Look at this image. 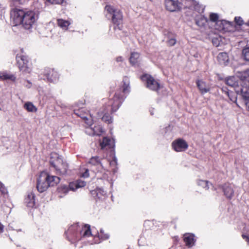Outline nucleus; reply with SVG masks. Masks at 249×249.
<instances>
[{
	"mask_svg": "<svg viewBox=\"0 0 249 249\" xmlns=\"http://www.w3.org/2000/svg\"><path fill=\"white\" fill-rule=\"evenodd\" d=\"M82 177L84 178H87L89 177V170L86 169V171L82 174Z\"/></svg>",
	"mask_w": 249,
	"mask_h": 249,
	"instance_id": "nucleus-45",
	"label": "nucleus"
},
{
	"mask_svg": "<svg viewBox=\"0 0 249 249\" xmlns=\"http://www.w3.org/2000/svg\"><path fill=\"white\" fill-rule=\"evenodd\" d=\"M52 4H61L63 2L64 0H46Z\"/></svg>",
	"mask_w": 249,
	"mask_h": 249,
	"instance_id": "nucleus-43",
	"label": "nucleus"
},
{
	"mask_svg": "<svg viewBox=\"0 0 249 249\" xmlns=\"http://www.w3.org/2000/svg\"><path fill=\"white\" fill-rule=\"evenodd\" d=\"M246 106L248 108V110L249 111V104H246Z\"/></svg>",
	"mask_w": 249,
	"mask_h": 249,
	"instance_id": "nucleus-53",
	"label": "nucleus"
},
{
	"mask_svg": "<svg viewBox=\"0 0 249 249\" xmlns=\"http://www.w3.org/2000/svg\"><path fill=\"white\" fill-rule=\"evenodd\" d=\"M164 3L166 9L170 12L178 11L181 8L178 0H165Z\"/></svg>",
	"mask_w": 249,
	"mask_h": 249,
	"instance_id": "nucleus-11",
	"label": "nucleus"
},
{
	"mask_svg": "<svg viewBox=\"0 0 249 249\" xmlns=\"http://www.w3.org/2000/svg\"><path fill=\"white\" fill-rule=\"evenodd\" d=\"M25 11L18 8L13 9L11 11V18L12 19L15 26L20 25L23 22L22 18H23L26 13Z\"/></svg>",
	"mask_w": 249,
	"mask_h": 249,
	"instance_id": "nucleus-6",
	"label": "nucleus"
},
{
	"mask_svg": "<svg viewBox=\"0 0 249 249\" xmlns=\"http://www.w3.org/2000/svg\"><path fill=\"white\" fill-rule=\"evenodd\" d=\"M207 22V18L203 16H200L196 19V23L199 27L204 26Z\"/></svg>",
	"mask_w": 249,
	"mask_h": 249,
	"instance_id": "nucleus-26",
	"label": "nucleus"
},
{
	"mask_svg": "<svg viewBox=\"0 0 249 249\" xmlns=\"http://www.w3.org/2000/svg\"><path fill=\"white\" fill-rule=\"evenodd\" d=\"M238 77L240 80V84L249 88V69L239 73Z\"/></svg>",
	"mask_w": 249,
	"mask_h": 249,
	"instance_id": "nucleus-13",
	"label": "nucleus"
},
{
	"mask_svg": "<svg viewBox=\"0 0 249 249\" xmlns=\"http://www.w3.org/2000/svg\"><path fill=\"white\" fill-rule=\"evenodd\" d=\"M248 25L249 26V21H248V23H247Z\"/></svg>",
	"mask_w": 249,
	"mask_h": 249,
	"instance_id": "nucleus-56",
	"label": "nucleus"
},
{
	"mask_svg": "<svg viewBox=\"0 0 249 249\" xmlns=\"http://www.w3.org/2000/svg\"><path fill=\"white\" fill-rule=\"evenodd\" d=\"M69 187L71 190L75 191L77 189L75 182H71L69 184Z\"/></svg>",
	"mask_w": 249,
	"mask_h": 249,
	"instance_id": "nucleus-42",
	"label": "nucleus"
},
{
	"mask_svg": "<svg viewBox=\"0 0 249 249\" xmlns=\"http://www.w3.org/2000/svg\"><path fill=\"white\" fill-rule=\"evenodd\" d=\"M60 178L57 176H51L47 172H42L36 182V188L40 193L45 191L49 187L53 186L60 181Z\"/></svg>",
	"mask_w": 249,
	"mask_h": 249,
	"instance_id": "nucleus-1",
	"label": "nucleus"
},
{
	"mask_svg": "<svg viewBox=\"0 0 249 249\" xmlns=\"http://www.w3.org/2000/svg\"><path fill=\"white\" fill-rule=\"evenodd\" d=\"M196 84L197 88H198L200 93L202 94L206 93L210 91V86L204 81L201 80H198L196 81Z\"/></svg>",
	"mask_w": 249,
	"mask_h": 249,
	"instance_id": "nucleus-16",
	"label": "nucleus"
},
{
	"mask_svg": "<svg viewBox=\"0 0 249 249\" xmlns=\"http://www.w3.org/2000/svg\"><path fill=\"white\" fill-rule=\"evenodd\" d=\"M89 124L90 126H91V125H92V124H90V123H89Z\"/></svg>",
	"mask_w": 249,
	"mask_h": 249,
	"instance_id": "nucleus-57",
	"label": "nucleus"
},
{
	"mask_svg": "<svg viewBox=\"0 0 249 249\" xmlns=\"http://www.w3.org/2000/svg\"><path fill=\"white\" fill-rule=\"evenodd\" d=\"M194 237V235L192 233H186L184 234L183 240L187 246L191 247L194 245L195 242Z\"/></svg>",
	"mask_w": 249,
	"mask_h": 249,
	"instance_id": "nucleus-18",
	"label": "nucleus"
},
{
	"mask_svg": "<svg viewBox=\"0 0 249 249\" xmlns=\"http://www.w3.org/2000/svg\"><path fill=\"white\" fill-rule=\"evenodd\" d=\"M39 14V13L37 10L27 11L23 18H22L23 22L21 24L25 29H30L38 19Z\"/></svg>",
	"mask_w": 249,
	"mask_h": 249,
	"instance_id": "nucleus-3",
	"label": "nucleus"
},
{
	"mask_svg": "<svg viewBox=\"0 0 249 249\" xmlns=\"http://www.w3.org/2000/svg\"><path fill=\"white\" fill-rule=\"evenodd\" d=\"M100 243V241H95L94 243L95 244H98V243Z\"/></svg>",
	"mask_w": 249,
	"mask_h": 249,
	"instance_id": "nucleus-54",
	"label": "nucleus"
},
{
	"mask_svg": "<svg viewBox=\"0 0 249 249\" xmlns=\"http://www.w3.org/2000/svg\"><path fill=\"white\" fill-rule=\"evenodd\" d=\"M226 95L229 97L230 100L233 103H236L237 101V95H238L236 92L234 93L233 91H231L230 90H226Z\"/></svg>",
	"mask_w": 249,
	"mask_h": 249,
	"instance_id": "nucleus-29",
	"label": "nucleus"
},
{
	"mask_svg": "<svg viewBox=\"0 0 249 249\" xmlns=\"http://www.w3.org/2000/svg\"><path fill=\"white\" fill-rule=\"evenodd\" d=\"M176 40L174 38H172L169 39L168 41V44L169 46H173L176 44Z\"/></svg>",
	"mask_w": 249,
	"mask_h": 249,
	"instance_id": "nucleus-44",
	"label": "nucleus"
},
{
	"mask_svg": "<svg viewBox=\"0 0 249 249\" xmlns=\"http://www.w3.org/2000/svg\"><path fill=\"white\" fill-rule=\"evenodd\" d=\"M124 85L123 86V92L124 94H127L130 91L129 82L127 77H124L123 79Z\"/></svg>",
	"mask_w": 249,
	"mask_h": 249,
	"instance_id": "nucleus-27",
	"label": "nucleus"
},
{
	"mask_svg": "<svg viewBox=\"0 0 249 249\" xmlns=\"http://www.w3.org/2000/svg\"><path fill=\"white\" fill-rule=\"evenodd\" d=\"M141 79L146 82V87L152 90L157 91L160 88L159 83L149 74H143Z\"/></svg>",
	"mask_w": 249,
	"mask_h": 249,
	"instance_id": "nucleus-5",
	"label": "nucleus"
},
{
	"mask_svg": "<svg viewBox=\"0 0 249 249\" xmlns=\"http://www.w3.org/2000/svg\"><path fill=\"white\" fill-rule=\"evenodd\" d=\"M82 111V109H78L74 111L75 114L77 115L78 116L82 118L83 119H87V117L84 115L82 114L81 111Z\"/></svg>",
	"mask_w": 249,
	"mask_h": 249,
	"instance_id": "nucleus-41",
	"label": "nucleus"
},
{
	"mask_svg": "<svg viewBox=\"0 0 249 249\" xmlns=\"http://www.w3.org/2000/svg\"><path fill=\"white\" fill-rule=\"evenodd\" d=\"M106 10L110 13L112 16L114 14V12L117 9H114L111 6L107 5L105 7Z\"/></svg>",
	"mask_w": 249,
	"mask_h": 249,
	"instance_id": "nucleus-39",
	"label": "nucleus"
},
{
	"mask_svg": "<svg viewBox=\"0 0 249 249\" xmlns=\"http://www.w3.org/2000/svg\"><path fill=\"white\" fill-rule=\"evenodd\" d=\"M24 108L29 112H36L37 110L36 107L31 102H27L24 104Z\"/></svg>",
	"mask_w": 249,
	"mask_h": 249,
	"instance_id": "nucleus-30",
	"label": "nucleus"
},
{
	"mask_svg": "<svg viewBox=\"0 0 249 249\" xmlns=\"http://www.w3.org/2000/svg\"><path fill=\"white\" fill-rule=\"evenodd\" d=\"M82 229L80 231L82 237H86L92 235L90 225L88 224L82 225Z\"/></svg>",
	"mask_w": 249,
	"mask_h": 249,
	"instance_id": "nucleus-20",
	"label": "nucleus"
},
{
	"mask_svg": "<svg viewBox=\"0 0 249 249\" xmlns=\"http://www.w3.org/2000/svg\"><path fill=\"white\" fill-rule=\"evenodd\" d=\"M123 61V58L122 56H118L116 58L117 62H122Z\"/></svg>",
	"mask_w": 249,
	"mask_h": 249,
	"instance_id": "nucleus-49",
	"label": "nucleus"
},
{
	"mask_svg": "<svg viewBox=\"0 0 249 249\" xmlns=\"http://www.w3.org/2000/svg\"><path fill=\"white\" fill-rule=\"evenodd\" d=\"M57 23L60 27L64 30H67L68 27L70 24V23L69 21L63 20L62 19H58L57 20Z\"/></svg>",
	"mask_w": 249,
	"mask_h": 249,
	"instance_id": "nucleus-28",
	"label": "nucleus"
},
{
	"mask_svg": "<svg viewBox=\"0 0 249 249\" xmlns=\"http://www.w3.org/2000/svg\"><path fill=\"white\" fill-rule=\"evenodd\" d=\"M0 192H1L3 195L7 194V191L6 189L4 187L3 184L1 182H0Z\"/></svg>",
	"mask_w": 249,
	"mask_h": 249,
	"instance_id": "nucleus-40",
	"label": "nucleus"
},
{
	"mask_svg": "<svg viewBox=\"0 0 249 249\" xmlns=\"http://www.w3.org/2000/svg\"><path fill=\"white\" fill-rule=\"evenodd\" d=\"M210 19L211 21L218 22V15L216 13H211L210 15Z\"/></svg>",
	"mask_w": 249,
	"mask_h": 249,
	"instance_id": "nucleus-36",
	"label": "nucleus"
},
{
	"mask_svg": "<svg viewBox=\"0 0 249 249\" xmlns=\"http://www.w3.org/2000/svg\"><path fill=\"white\" fill-rule=\"evenodd\" d=\"M221 90L222 91V92L224 93L226 95V90H229L226 87H223L221 89Z\"/></svg>",
	"mask_w": 249,
	"mask_h": 249,
	"instance_id": "nucleus-50",
	"label": "nucleus"
},
{
	"mask_svg": "<svg viewBox=\"0 0 249 249\" xmlns=\"http://www.w3.org/2000/svg\"><path fill=\"white\" fill-rule=\"evenodd\" d=\"M242 56L244 59L249 61V46H246L242 50Z\"/></svg>",
	"mask_w": 249,
	"mask_h": 249,
	"instance_id": "nucleus-31",
	"label": "nucleus"
},
{
	"mask_svg": "<svg viewBox=\"0 0 249 249\" xmlns=\"http://www.w3.org/2000/svg\"><path fill=\"white\" fill-rule=\"evenodd\" d=\"M21 0H13V1H16V2H19V3H21V2H20V1H21Z\"/></svg>",
	"mask_w": 249,
	"mask_h": 249,
	"instance_id": "nucleus-52",
	"label": "nucleus"
},
{
	"mask_svg": "<svg viewBox=\"0 0 249 249\" xmlns=\"http://www.w3.org/2000/svg\"><path fill=\"white\" fill-rule=\"evenodd\" d=\"M172 147L177 152H181L186 150L188 145L183 139H178L172 142Z\"/></svg>",
	"mask_w": 249,
	"mask_h": 249,
	"instance_id": "nucleus-10",
	"label": "nucleus"
},
{
	"mask_svg": "<svg viewBox=\"0 0 249 249\" xmlns=\"http://www.w3.org/2000/svg\"><path fill=\"white\" fill-rule=\"evenodd\" d=\"M103 160L98 156L92 157L88 162V166L94 172H103L105 170L102 162Z\"/></svg>",
	"mask_w": 249,
	"mask_h": 249,
	"instance_id": "nucleus-4",
	"label": "nucleus"
},
{
	"mask_svg": "<svg viewBox=\"0 0 249 249\" xmlns=\"http://www.w3.org/2000/svg\"><path fill=\"white\" fill-rule=\"evenodd\" d=\"M217 58L221 65H227L229 63V56L226 53H220L218 54Z\"/></svg>",
	"mask_w": 249,
	"mask_h": 249,
	"instance_id": "nucleus-19",
	"label": "nucleus"
},
{
	"mask_svg": "<svg viewBox=\"0 0 249 249\" xmlns=\"http://www.w3.org/2000/svg\"><path fill=\"white\" fill-rule=\"evenodd\" d=\"M51 165L53 167L58 175H65L68 169V164L61 156L56 153H52L50 155L49 161Z\"/></svg>",
	"mask_w": 249,
	"mask_h": 249,
	"instance_id": "nucleus-2",
	"label": "nucleus"
},
{
	"mask_svg": "<svg viewBox=\"0 0 249 249\" xmlns=\"http://www.w3.org/2000/svg\"><path fill=\"white\" fill-rule=\"evenodd\" d=\"M17 63L20 71L25 73H29L30 69L28 67L29 61L28 58L24 55H17L16 57Z\"/></svg>",
	"mask_w": 249,
	"mask_h": 249,
	"instance_id": "nucleus-7",
	"label": "nucleus"
},
{
	"mask_svg": "<svg viewBox=\"0 0 249 249\" xmlns=\"http://www.w3.org/2000/svg\"><path fill=\"white\" fill-rule=\"evenodd\" d=\"M249 88L248 87L243 86L241 85V87H237L236 88V93L238 95L242 96V99L244 101L245 104H249Z\"/></svg>",
	"mask_w": 249,
	"mask_h": 249,
	"instance_id": "nucleus-9",
	"label": "nucleus"
},
{
	"mask_svg": "<svg viewBox=\"0 0 249 249\" xmlns=\"http://www.w3.org/2000/svg\"><path fill=\"white\" fill-rule=\"evenodd\" d=\"M110 164L111 165H117V159L114 156L113 160L110 161Z\"/></svg>",
	"mask_w": 249,
	"mask_h": 249,
	"instance_id": "nucleus-46",
	"label": "nucleus"
},
{
	"mask_svg": "<svg viewBox=\"0 0 249 249\" xmlns=\"http://www.w3.org/2000/svg\"><path fill=\"white\" fill-rule=\"evenodd\" d=\"M46 79L50 82H55L59 78V74L53 69H48L44 74Z\"/></svg>",
	"mask_w": 249,
	"mask_h": 249,
	"instance_id": "nucleus-12",
	"label": "nucleus"
},
{
	"mask_svg": "<svg viewBox=\"0 0 249 249\" xmlns=\"http://www.w3.org/2000/svg\"><path fill=\"white\" fill-rule=\"evenodd\" d=\"M112 20L116 26H119L122 23L123 15L122 12L119 10H117L114 12L112 16Z\"/></svg>",
	"mask_w": 249,
	"mask_h": 249,
	"instance_id": "nucleus-15",
	"label": "nucleus"
},
{
	"mask_svg": "<svg viewBox=\"0 0 249 249\" xmlns=\"http://www.w3.org/2000/svg\"><path fill=\"white\" fill-rule=\"evenodd\" d=\"M234 21L236 22V23L239 26L243 25L244 23L242 18L240 17H235Z\"/></svg>",
	"mask_w": 249,
	"mask_h": 249,
	"instance_id": "nucleus-38",
	"label": "nucleus"
},
{
	"mask_svg": "<svg viewBox=\"0 0 249 249\" xmlns=\"http://www.w3.org/2000/svg\"><path fill=\"white\" fill-rule=\"evenodd\" d=\"M0 79L2 80L10 79L14 81L15 77L13 75L0 72Z\"/></svg>",
	"mask_w": 249,
	"mask_h": 249,
	"instance_id": "nucleus-32",
	"label": "nucleus"
},
{
	"mask_svg": "<svg viewBox=\"0 0 249 249\" xmlns=\"http://www.w3.org/2000/svg\"><path fill=\"white\" fill-rule=\"evenodd\" d=\"M150 114H151V115H153V111H151V110H150Z\"/></svg>",
	"mask_w": 249,
	"mask_h": 249,
	"instance_id": "nucleus-55",
	"label": "nucleus"
},
{
	"mask_svg": "<svg viewBox=\"0 0 249 249\" xmlns=\"http://www.w3.org/2000/svg\"><path fill=\"white\" fill-rule=\"evenodd\" d=\"M129 62L133 66H138L140 62V54L138 53H132L129 58Z\"/></svg>",
	"mask_w": 249,
	"mask_h": 249,
	"instance_id": "nucleus-21",
	"label": "nucleus"
},
{
	"mask_svg": "<svg viewBox=\"0 0 249 249\" xmlns=\"http://www.w3.org/2000/svg\"><path fill=\"white\" fill-rule=\"evenodd\" d=\"M98 192H97V196H98V197H100V196H98L99 193H100L102 195H104V194H105V192L104 191L100 190H98Z\"/></svg>",
	"mask_w": 249,
	"mask_h": 249,
	"instance_id": "nucleus-48",
	"label": "nucleus"
},
{
	"mask_svg": "<svg viewBox=\"0 0 249 249\" xmlns=\"http://www.w3.org/2000/svg\"><path fill=\"white\" fill-rule=\"evenodd\" d=\"M102 119L107 124H110L112 123V118L110 116L109 114L107 113H104L103 116L102 117Z\"/></svg>",
	"mask_w": 249,
	"mask_h": 249,
	"instance_id": "nucleus-34",
	"label": "nucleus"
},
{
	"mask_svg": "<svg viewBox=\"0 0 249 249\" xmlns=\"http://www.w3.org/2000/svg\"><path fill=\"white\" fill-rule=\"evenodd\" d=\"M115 30V34L117 37L122 38L123 36H127L128 33L126 32L122 31L121 27L119 26H115L114 27Z\"/></svg>",
	"mask_w": 249,
	"mask_h": 249,
	"instance_id": "nucleus-25",
	"label": "nucleus"
},
{
	"mask_svg": "<svg viewBox=\"0 0 249 249\" xmlns=\"http://www.w3.org/2000/svg\"><path fill=\"white\" fill-rule=\"evenodd\" d=\"M89 130L92 135L100 136L103 132V129L100 125L94 126L93 127L90 126Z\"/></svg>",
	"mask_w": 249,
	"mask_h": 249,
	"instance_id": "nucleus-23",
	"label": "nucleus"
},
{
	"mask_svg": "<svg viewBox=\"0 0 249 249\" xmlns=\"http://www.w3.org/2000/svg\"><path fill=\"white\" fill-rule=\"evenodd\" d=\"M4 226L0 222V233L3 232Z\"/></svg>",
	"mask_w": 249,
	"mask_h": 249,
	"instance_id": "nucleus-51",
	"label": "nucleus"
},
{
	"mask_svg": "<svg viewBox=\"0 0 249 249\" xmlns=\"http://www.w3.org/2000/svg\"><path fill=\"white\" fill-rule=\"evenodd\" d=\"M109 237V235L107 233H104L103 230H100V232L98 233V238L101 239L102 240L107 239Z\"/></svg>",
	"mask_w": 249,
	"mask_h": 249,
	"instance_id": "nucleus-35",
	"label": "nucleus"
},
{
	"mask_svg": "<svg viewBox=\"0 0 249 249\" xmlns=\"http://www.w3.org/2000/svg\"><path fill=\"white\" fill-rule=\"evenodd\" d=\"M35 194L33 192L28 193L25 198V203L28 207L33 208L35 206L36 199Z\"/></svg>",
	"mask_w": 249,
	"mask_h": 249,
	"instance_id": "nucleus-17",
	"label": "nucleus"
},
{
	"mask_svg": "<svg viewBox=\"0 0 249 249\" xmlns=\"http://www.w3.org/2000/svg\"><path fill=\"white\" fill-rule=\"evenodd\" d=\"M226 85L234 88L236 92V88L238 87H241V85L240 84V80H239L238 77L235 76H230L225 79Z\"/></svg>",
	"mask_w": 249,
	"mask_h": 249,
	"instance_id": "nucleus-14",
	"label": "nucleus"
},
{
	"mask_svg": "<svg viewBox=\"0 0 249 249\" xmlns=\"http://www.w3.org/2000/svg\"><path fill=\"white\" fill-rule=\"evenodd\" d=\"M77 188L84 187L86 185V182L84 181L78 180L75 182Z\"/></svg>",
	"mask_w": 249,
	"mask_h": 249,
	"instance_id": "nucleus-37",
	"label": "nucleus"
},
{
	"mask_svg": "<svg viewBox=\"0 0 249 249\" xmlns=\"http://www.w3.org/2000/svg\"><path fill=\"white\" fill-rule=\"evenodd\" d=\"M223 191L226 196L231 198L233 195L234 191L232 187L228 184H225L223 186Z\"/></svg>",
	"mask_w": 249,
	"mask_h": 249,
	"instance_id": "nucleus-22",
	"label": "nucleus"
},
{
	"mask_svg": "<svg viewBox=\"0 0 249 249\" xmlns=\"http://www.w3.org/2000/svg\"><path fill=\"white\" fill-rule=\"evenodd\" d=\"M197 184L198 186H201L206 190L209 188V182L206 180H199L197 181Z\"/></svg>",
	"mask_w": 249,
	"mask_h": 249,
	"instance_id": "nucleus-33",
	"label": "nucleus"
},
{
	"mask_svg": "<svg viewBox=\"0 0 249 249\" xmlns=\"http://www.w3.org/2000/svg\"><path fill=\"white\" fill-rule=\"evenodd\" d=\"M242 237L243 239H244L246 241L249 243V236L248 235H246L243 234L242 235Z\"/></svg>",
	"mask_w": 249,
	"mask_h": 249,
	"instance_id": "nucleus-47",
	"label": "nucleus"
},
{
	"mask_svg": "<svg viewBox=\"0 0 249 249\" xmlns=\"http://www.w3.org/2000/svg\"><path fill=\"white\" fill-rule=\"evenodd\" d=\"M100 146L102 149H104L106 146H108L111 148L114 146V143L113 141L111 140L108 138L104 137L102 142L100 143Z\"/></svg>",
	"mask_w": 249,
	"mask_h": 249,
	"instance_id": "nucleus-24",
	"label": "nucleus"
},
{
	"mask_svg": "<svg viewBox=\"0 0 249 249\" xmlns=\"http://www.w3.org/2000/svg\"><path fill=\"white\" fill-rule=\"evenodd\" d=\"M124 97L122 95L115 93L113 99L110 101L109 105L111 106V110L112 112H115L121 106Z\"/></svg>",
	"mask_w": 249,
	"mask_h": 249,
	"instance_id": "nucleus-8",
	"label": "nucleus"
}]
</instances>
